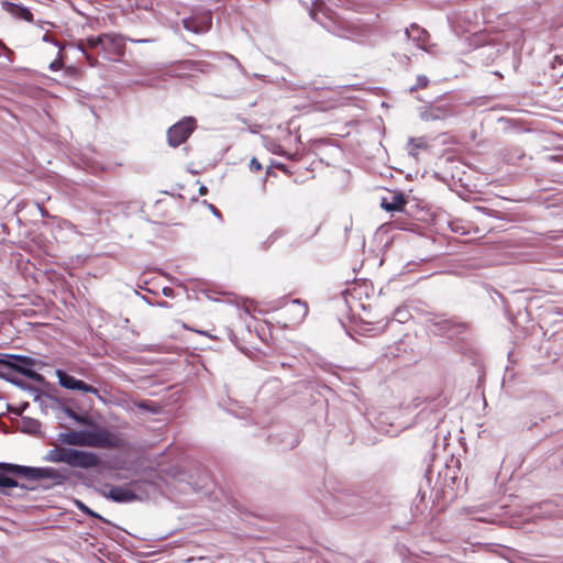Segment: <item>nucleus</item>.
I'll return each instance as SVG.
<instances>
[{"label":"nucleus","instance_id":"c03bdc74","mask_svg":"<svg viewBox=\"0 0 563 563\" xmlns=\"http://www.w3.org/2000/svg\"><path fill=\"white\" fill-rule=\"evenodd\" d=\"M0 46L7 51L9 54H12V52L0 41Z\"/></svg>","mask_w":563,"mask_h":563},{"label":"nucleus","instance_id":"79ce46f5","mask_svg":"<svg viewBox=\"0 0 563 563\" xmlns=\"http://www.w3.org/2000/svg\"><path fill=\"white\" fill-rule=\"evenodd\" d=\"M208 192V189L206 186L201 185L200 188H199V194L201 196L206 195Z\"/></svg>","mask_w":563,"mask_h":563},{"label":"nucleus","instance_id":"39448f33","mask_svg":"<svg viewBox=\"0 0 563 563\" xmlns=\"http://www.w3.org/2000/svg\"><path fill=\"white\" fill-rule=\"evenodd\" d=\"M454 114V108L450 103H432L423 107L420 112L421 120L429 121H443Z\"/></svg>","mask_w":563,"mask_h":563},{"label":"nucleus","instance_id":"423d86ee","mask_svg":"<svg viewBox=\"0 0 563 563\" xmlns=\"http://www.w3.org/2000/svg\"><path fill=\"white\" fill-rule=\"evenodd\" d=\"M56 376L58 378L59 385L66 389L79 390L85 394H98V389L96 387L85 383L84 380L75 378L63 369H56Z\"/></svg>","mask_w":563,"mask_h":563},{"label":"nucleus","instance_id":"72a5a7b5","mask_svg":"<svg viewBox=\"0 0 563 563\" xmlns=\"http://www.w3.org/2000/svg\"><path fill=\"white\" fill-rule=\"evenodd\" d=\"M262 168V164L257 161V158L253 157L250 162V169L252 172H260Z\"/></svg>","mask_w":563,"mask_h":563},{"label":"nucleus","instance_id":"a878e982","mask_svg":"<svg viewBox=\"0 0 563 563\" xmlns=\"http://www.w3.org/2000/svg\"><path fill=\"white\" fill-rule=\"evenodd\" d=\"M10 374L8 354H4L0 357V378L8 382Z\"/></svg>","mask_w":563,"mask_h":563},{"label":"nucleus","instance_id":"4c0bfd02","mask_svg":"<svg viewBox=\"0 0 563 563\" xmlns=\"http://www.w3.org/2000/svg\"><path fill=\"white\" fill-rule=\"evenodd\" d=\"M60 65H62L60 62L54 60L53 63L49 64V69L57 70L60 68Z\"/></svg>","mask_w":563,"mask_h":563},{"label":"nucleus","instance_id":"c9c22d12","mask_svg":"<svg viewBox=\"0 0 563 563\" xmlns=\"http://www.w3.org/2000/svg\"><path fill=\"white\" fill-rule=\"evenodd\" d=\"M274 166L285 174H290L288 167L283 163H276V164H274Z\"/></svg>","mask_w":563,"mask_h":563},{"label":"nucleus","instance_id":"2f4dec72","mask_svg":"<svg viewBox=\"0 0 563 563\" xmlns=\"http://www.w3.org/2000/svg\"><path fill=\"white\" fill-rule=\"evenodd\" d=\"M27 378H30V379H32L34 382H37V383H40L42 385L46 384L45 377L42 374H40L36 371H34V368H32V371L27 375Z\"/></svg>","mask_w":563,"mask_h":563},{"label":"nucleus","instance_id":"2eb2a0df","mask_svg":"<svg viewBox=\"0 0 563 563\" xmlns=\"http://www.w3.org/2000/svg\"><path fill=\"white\" fill-rule=\"evenodd\" d=\"M434 327L439 334L448 335L449 338H454L461 334L466 328L464 323H457L449 319L434 323Z\"/></svg>","mask_w":563,"mask_h":563},{"label":"nucleus","instance_id":"393cba45","mask_svg":"<svg viewBox=\"0 0 563 563\" xmlns=\"http://www.w3.org/2000/svg\"><path fill=\"white\" fill-rule=\"evenodd\" d=\"M64 412L66 413V416L73 420H75L76 422L80 423V424H85V426H88L90 424V420L82 416V415H79L77 413L75 410H73L71 408L69 407H64L63 408Z\"/></svg>","mask_w":563,"mask_h":563},{"label":"nucleus","instance_id":"5701e85b","mask_svg":"<svg viewBox=\"0 0 563 563\" xmlns=\"http://www.w3.org/2000/svg\"><path fill=\"white\" fill-rule=\"evenodd\" d=\"M133 404L136 408L147 411V412H151V413H154V415H156L161 411L159 406L153 401L140 400V401H134Z\"/></svg>","mask_w":563,"mask_h":563},{"label":"nucleus","instance_id":"bb28decb","mask_svg":"<svg viewBox=\"0 0 563 563\" xmlns=\"http://www.w3.org/2000/svg\"><path fill=\"white\" fill-rule=\"evenodd\" d=\"M9 383L12 385L19 387L20 389L27 390L31 387V384L26 383L24 379L18 377L15 374H10V377L8 379Z\"/></svg>","mask_w":563,"mask_h":563},{"label":"nucleus","instance_id":"f704fd0d","mask_svg":"<svg viewBox=\"0 0 563 563\" xmlns=\"http://www.w3.org/2000/svg\"><path fill=\"white\" fill-rule=\"evenodd\" d=\"M86 45L89 48H97L96 36H90L86 40Z\"/></svg>","mask_w":563,"mask_h":563},{"label":"nucleus","instance_id":"20e7f679","mask_svg":"<svg viewBox=\"0 0 563 563\" xmlns=\"http://www.w3.org/2000/svg\"><path fill=\"white\" fill-rule=\"evenodd\" d=\"M183 25L187 31L196 34L206 33L211 29L212 14L211 11H202L192 14L183 20Z\"/></svg>","mask_w":563,"mask_h":563},{"label":"nucleus","instance_id":"4468645a","mask_svg":"<svg viewBox=\"0 0 563 563\" xmlns=\"http://www.w3.org/2000/svg\"><path fill=\"white\" fill-rule=\"evenodd\" d=\"M324 27L329 32H331L334 35L340 36V37L349 38V37L357 34L356 26L347 21H344V20L332 21L331 23L324 25Z\"/></svg>","mask_w":563,"mask_h":563},{"label":"nucleus","instance_id":"f03ea898","mask_svg":"<svg viewBox=\"0 0 563 563\" xmlns=\"http://www.w3.org/2000/svg\"><path fill=\"white\" fill-rule=\"evenodd\" d=\"M197 124L192 117H187L175 123L167 130V142L172 147H177L185 143L195 131Z\"/></svg>","mask_w":563,"mask_h":563},{"label":"nucleus","instance_id":"9d476101","mask_svg":"<svg viewBox=\"0 0 563 563\" xmlns=\"http://www.w3.org/2000/svg\"><path fill=\"white\" fill-rule=\"evenodd\" d=\"M0 470L10 472L11 475L16 477L37 482L38 467L0 462Z\"/></svg>","mask_w":563,"mask_h":563},{"label":"nucleus","instance_id":"aec40b11","mask_svg":"<svg viewBox=\"0 0 563 563\" xmlns=\"http://www.w3.org/2000/svg\"><path fill=\"white\" fill-rule=\"evenodd\" d=\"M21 431L27 434H37L41 430V422L36 419L24 417L21 421Z\"/></svg>","mask_w":563,"mask_h":563},{"label":"nucleus","instance_id":"4be33fe9","mask_svg":"<svg viewBox=\"0 0 563 563\" xmlns=\"http://www.w3.org/2000/svg\"><path fill=\"white\" fill-rule=\"evenodd\" d=\"M405 34L408 38H412L419 43L420 41H423L426 31L420 29L418 25L412 24L410 29H406Z\"/></svg>","mask_w":563,"mask_h":563},{"label":"nucleus","instance_id":"9b49d317","mask_svg":"<svg viewBox=\"0 0 563 563\" xmlns=\"http://www.w3.org/2000/svg\"><path fill=\"white\" fill-rule=\"evenodd\" d=\"M125 52V37L121 34L107 33L104 55L108 58L112 56H122Z\"/></svg>","mask_w":563,"mask_h":563},{"label":"nucleus","instance_id":"a211bd4d","mask_svg":"<svg viewBox=\"0 0 563 563\" xmlns=\"http://www.w3.org/2000/svg\"><path fill=\"white\" fill-rule=\"evenodd\" d=\"M2 5L8 12L15 15L16 18L25 20L27 22L33 21V14L27 8L9 1H4Z\"/></svg>","mask_w":563,"mask_h":563},{"label":"nucleus","instance_id":"e433bc0d","mask_svg":"<svg viewBox=\"0 0 563 563\" xmlns=\"http://www.w3.org/2000/svg\"><path fill=\"white\" fill-rule=\"evenodd\" d=\"M43 41H44V42L53 43L54 45H58V41H56V40L52 38V37H51V35H48V34H45V35L43 36Z\"/></svg>","mask_w":563,"mask_h":563},{"label":"nucleus","instance_id":"ea45409f","mask_svg":"<svg viewBox=\"0 0 563 563\" xmlns=\"http://www.w3.org/2000/svg\"><path fill=\"white\" fill-rule=\"evenodd\" d=\"M209 207L214 216H217V217L221 216L220 211L213 205H209Z\"/></svg>","mask_w":563,"mask_h":563},{"label":"nucleus","instance_id":"6ab92c4d","mask_svg":"<svg viewBox=\"0 0 563 563\" xmlns=\"http://www.w3.org/2000/svg\"><path fill=\"white\" fill-rule=\"evenodd\" d=\"M9 475L10 472H4L3 470H0V493L3 495H8L5 492L7 488H14V487H21L23 489H27V486L24 484H19V482Z\"/></svg>","mask_w":563,"mask_h":563},{"label":"nucleus","instance_id":"cd10ccee","mask_svg":"<svg viewBox=\"0 0 563 563\" xmlns=\"http://www.w3.org/2000/svg\"><path fill=\"white\" fill-rule=\"evenodd\" d=\"M77 47L78 49L85 55L87 62L89 63L90 66H95L96 63H97V58L93 57L92 55H90L88 52H87V45L84 41H79L77 43Z\"/></svg>","mask_w":563,"mask_h":563},{"label":"nucleus","instance_id":"37998d69","mask_svg":"<svg viewBox=\"0 0 563 563\" xmlns=\"http://www.w3.org/2000/svg\"><path fill=\"white\" fill-rule=\"evenodd\" d=\"M130 41L131 42H135V43H148V42H151V40H131V38H130Z\"/></svg>","mask_w":563,"mask_h":563},{"label":"nucleus","instance_id":"7ed1b4c3","mask_svg":"<svg viewBox=\"0 0 563 563\" xmlns=\"http://www.w3.org/2000/svg\"><path fill=\"white\" fill-rule=\"evenodd\" d=\"M86 446L97 449H117L120 446V439L104 428L87 430Z\"/></svg>","mask_w":563,"mask_h":563},{"label":"nucleus","instance_id":"7c9ffc66","mask_svg":"<svg viewBox=\"0 0 563 563\" xmlns=\"http://www.w3.org/2000/svg\"><path fill=\"white\" fill-rule=\"evenodd\" d=\"M428 84H429V79L426 76L420 75L417 78V84L410 88V91H415L418 88H424L428 86Z\"/></svg>","mask_w":563,"mask_h":563},{"label":"nucleus","instance_id":"dca6fc26","mask_svg":"<svg viewBox=\"0 0 563 563\" xmlns=\"http://www.w3.org/2000/svg\"><path fill=\"white\" fill-rule=\"evenodd\" d=\"M87 430L62 432L58 434L57 440L62 444L86 446Z\"/></svg>","mask_w":563,"mask_h":563},{"label":"nucleus","instance_id":"0eeeda50","mask_svg":"<svg viewBox=\"0 0 563 563\" xmlns=\"http://www.w3.org/2000/svg\"><path fill=\"white\" fill-rule=\"evenodd\" d=\"M308 313V305L300 299H294L283 308L284 317L292 324L303 321Z\"/></svg>","mask_w":563,"mask_h":563},{"label":"nucleus","instance_id":"c756f323","mask_svg":"<svg viewBox=\"0 0 563 563\" xmlns=\"http://www.w3.org/2000/svg\"><path fill=\"white\" fill-rule=\"evenodd\" d=\"M286 234V230L285 229H277L275 230L267 239V241L265 242V246L268 247L269 245H272L277 239H279L280 236H284Z\"/></svg>","mask_w":563,"mask_h":563},{"label":"nucleus","instance_id":"a18cd8bd","mask_svg":"<svg viewBox=\"0 0 563 563\" xmlns=\"http://www.w3.org/2000/svg\"><path fill=\"white\" fill-rule=\"evenodd\" d=\"M8 409H9V410H11V411H13V412H14V413H16V415H21V413H22V411H21V410L12 409V408H11V406H8Z\"/></svg>","mask_w":563,"mask_h":563},{"label":"nucleus","instance_id":"6e6552de","mask_svg":"<svg viewBox=\"0 0 563 563\" xmlns=\"http://www.w3.org/2000/svg\"><path fill=\"white\" fill-rule=\"evenodd\" d=\"M9 368L12 374H21L25 377L36 365V360L19 354H8Z\"/></svg>","mask_w":563,"mask_h":563},{"label":"nucleus","instance_id":"ddd939ff","mask_svg":"<svg viewBox=\"0 0 563 563\" xmlns=\"http://www.w3.org/2000/svg\"><path fill=\"white\" fill-rule=\"evenodd\" d=\"M104 496L114 503H131L137 499V495L126 486H111Z\"/></svg>","mask_w":563,"mask_h":563},{"label":"nucleus","instance_id":"b1692460","mask_svg":"<svg viewBox=\"0 0 563 563\" xmlns=\"http://www.w3.org/2000/svg\"><path fill=\"white\" fill-rule=\"evenodd\" d=\"M75 505L76 507L84 514H86L87 516L89 517H92V518H97L103 522H107L109 523V521L103 518L102 516H100L99 514H97L96 511H93L92 509H90L85 503H82L81 500L79 499H76L75 500Z\"/></svg>","mask_w":563,"mask_h":563},{"label":"nucleus","instance_id":"473e14b6","mask_svg":"<svg viewBox=\"0 0 563 563\" xmlns=\"http://www.w3.org/2000/svg\"><path fill=\"white\" fill-rule=\"evenodd\" d=\"M106 40H107V33L96 36L97 47H99L101 49V52H103V53L106 49Z\"/></svg>","mask_w":563,"mask_h":563},{"label":"nucleus","instance_id":"1a4fd4ad","mask_svg":"<svg viewBox=\"0 0 563 563\" xmlns=\"http://www.w3.org/2000/svg\"><path fill=\"white\" fill-rule=\"evenodd\" d=\"M47 479L51 482L48 486L63 485L69 479L67 468L38 467L37 481Z\"/></svg>","mask_w":563,"mask_h":563},{"label":"nucleus","instance_id":"f3484780","mask_svg":"<svg viewBox=\"0 0 563 563\" xmlns=\"http://www.w3.org/2000/svg\"><path fill=\"white\" fill-rule=\"evenodd\" d=\"M406 203L407 200L405 195L402 192H398L393 194L390 196V200H388V198H383L380 207L388 212H393L402 210Z\"/></svg>","mask_w":563,"mask_h":563},{"label":"nucleus","instance_id":"c85d7f7f","mask_svg":"<svg viewBox=\"0 0 563 563\" xmlns=\"http://www.w3.org/2000/svg\"><path fill=\"white\" fill-rule=\"evenodd\" d=\"M29 393L32 395L34 401H38L41 405L44 404L43 397H47V395H44L37 387L31 385L29 388Z\"/></svg>","mask_w":563,"mask_h":563},{"label":"nucleus","instance_id":"412c9836","mask_svg":"<svg viewBox=\"0 0 563 563\" xmlns=\"http://www.w3.org/2000/svg\"><path fill=\"white\" fill-rule=\"evenodd\" d=\"M408 153L409 155L417 157L418 150H427L429 147L424 137H410L408 141Z\"/></svg>","mask_w":563,"mask_h":563},{"label":"nucleus","instance_id":"f8f14e48","mask_svg":"<svg viewBox=\"0 0 563 563\" xmlns=\"http://www.w3.org/2000/svg\"><path fill=\"white\" fill-rule=\"evenodd\" d=\"M336 504L340 506H346L344 509H339V512L343 516H349L354 510L361 509L364 507V500L354 494H341L336 498Z\"/></svg>","mask_w":563,"mask_h":563},{"label":"nucleus","instance_id":"a19ab883","mask_svg":"<svg viewBox=\"0 0 563 563\" xmlns=\"http://www.w3.org/2000/svg\"><path fill=\"white\" fill-rule=\"evenodd\" d=\"M37 208H38L42 217H48V212L45 210V208H43L40 205H37Z\"/></svg>","mask_w":563,"mask_h":563},{"label":"nucleus","instance_id":"58836bf2","mask_svg":"<svg viewBox=\"0 0 563 563\" xmlns=\"http://www.w3.org/2000/svg\"><path fill=\"white\" fill-rule=\"evenodd\" d=\"M173 292H174V290H173L172 288H169V287H165V288H163V295H164L165 297H172V296H173Z\"/></svg>","mask_w":563,"mask_h":563},{"label":"nucleus","instance_id":"f257e3e1","mask_svg":"<svg viewBox=\"0 0 563 563\" xmlns=\"http://www.w3.org/2000/svg\"><path fill=\"white\" fill-rule=\"evenodd\" d=\"M45 460L84 470L93 468L100 464V459L96 453L65 446L49 450Z\"/></svg>","mask_w":563,"mask_h":563},{"label":"nucleus","instance_id":"49530a36","mask_svg":"<svg viewBox=\"0 0 563 563\" xmlns=\"http://www.w3.org/2000/svg\"><path fill=\"white\" fill-rule=\"evenodd\" d=\"M159 306H162V307L164 306L165 307V306H167V302L166 301L161 302Z\"/></svg>","mask_w":563,"mask_h":563}]
</instances>
